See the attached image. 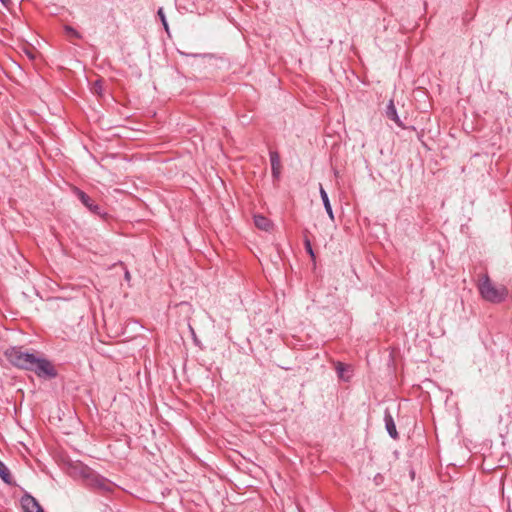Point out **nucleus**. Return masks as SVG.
Wrapping results in <instances>:
<instances>
[{
  "instance_id": "3",
  "label": "nucleus",
  "mask_w": 512,
  "mask_h": 512,
  "mask_svg": "<svg viewBox=\"0 0 512 512\" xmlns=\"http://www.w3.org/2000/svg\"><path fill=\"white\" fill-rule=\"evenodd\" d=\"M479 291L481 296L493 303H499L502 302L506 297V288L496 287L488 277V275H484L480 284H479Z\"/></svg>"
},
{
  "instance_id": "11",
  "label": "nucleus",
  "mask_w": 512,
  "mask_h": 512,
  "mask_svg": "<svg viewBox=\"0 0 512 512\" xmlns=\"http://www.w3.org/2000/svg\"><path fill=\"white\" fill-rule=\"evenodd\" d=\"M0 478L8 485L14 484L9 468L2 461H0Z\"/></svg>"
},
{
  "instance_id": "19",
  "label": "nucleus",
  "mask_w": 512,
  "mask_h": 512,
  "mask_svg": "<svg viewBox=\"0 0 512 512\" xmlns=\"http://www.w3.org/2000/svg\"><path fill=\"white\" fill-rule=\"evenodd\" d=\"M338 373L341 374L342 373V369L339 367L338 368Z\"/></svg>"
},
{
  "instance_id": "14",
  "label": "nucleus",
  "mask_w": 512,
  "mask_h": 512,
  "mask_svg": "<svg viewBox=\"0 0 512 512\" xmlns=\"http://www.w3.org/2000/svg\"><path fill=\"white\" fill-rule=\"evenodd\" d=\"M304 246H305V249L307 251V253L312 257L314 258L315 257V254H314V251L312 249V245H311V242L308 238H305L304 239Z\"/></svg>"
},
{
  "instance_id": "15",
  "label": "nucleus",
  "mask_w": 512,
  "mask_h": 512,
  "mask_svg": "<svg viewBox=\"0 0 512 512\" xmlns=\"http://www.w3.org/2000/svg\"><path fill=\"white\" fill-rule=\"evenodd\" d=\"M101 89H102V85L100 84V82H99V81H97V82L95 83V85H94V91H95L96 93H99V94H100V93H101Z\"/></svg>"
},
{
  "instance_id": "5",
  "label": "nucleus",
  "mask_w": 512,
  "mask_h": 512,
  "mask_svg": "<svg viewBox=\"0 0 512 512\" xmlns=\"http://www.w3.org/2000/svg\"><path fill=\"white\" fill-rule=\"evenodd\" d=\"M24 512H44L39 502L31 495L26 494L21 498Z\"/></svg>"
},
{
  "instance_id": "16",
  "label": "nucleus",
  "mask_w": 512,
  "mask_h": 512,
  "mask_svg": "<svg viewBox=\"0 0 512 512\" xmlns=\"http://www.w3.org/2000/svg\"><path fill=\"white\" fill-rule=\"evenodd\" d=\"M124 278H125V280H126V281H128V282H129V281H130V279H131V274H130V272L127 270V268H125Z\"/></svg>"
},
{
  "instance_id": "18",
  "label": "nucleus",
  "mask_w": 512,
  "mask_h": 512,
  "mask_svg": "<svg viewBox=\"0 0 512 512\" xmlns=\"http://www.w3.org/2000/svg\"><path fill=\"white\" fill-rule=\"evenodd\" d=\"M27 55H28V57H29L30 59H33V57H34V56L32 55V53H30V52H28V53H27Z\"/></svg>"
},
{
  "instance_id": "2",
  "label": "nucleus",
  "mask_w": 512,
  "mask_h": 512,
  "mask_svg": "<svg viewBox=\"0 0 512 512\" xmlns=\"http://www.w3.org/2000/svg\"><path fill=\"white\" fill-rule=\"evenodd\" d=\"M76 468L88 488L102 494H108L114 491L115 484L113 482L96 473L88 466L80 464Z\"/></svg>"
},
{
  "instance_id": "8",
  "label": "nucleus",
  "mask_w": 512,
  "mask_h": 512,
  "mask_svg": "<svg viewBox=\"0 0 512 512\" xmlns=\"http://www.w3.org/2000/svg\"><path fill=\"white\" fill-rule=\"evenodd\" d=\"M385 115L387 118L394 121L397 126L403 127V123L397 114V110H396L393 100L389 101V103L386 107Z\"/></svg>"
},
{
  "instance_id": "6",
  "label": "nucleus",
  "mask_w": 512,
  "mask_h": 512,
  "mask_svg": "<svg viewBox=\"0 0 512 512\" xmlns=\"http://www.w3.org/2000/svg\"><path fill=\"white\" fill-rule=\"evenodd\" d=\"M384 422H385L386 430H387L388 434L390 435V437L393 439H398V432L396 429L394 419L388 410L385 411Z\"/></svg>"
},
{
  "instance_id": "4",
  "label": "nucleus",
  "mask_w": 512,
  "mask_h": 512,
  "mask_svg": "<svg viewBox=\"0 0 512 512\" xmlns=\"http://www.w3.org/2000/svg\"><path fill=\"white\" fill-rule=\"evenodd\" d=\"M75 194L77 195L78 199L81 201V203L93 214L101 215V208L98 204H96L93 199L88 196L85 192L82 190L76 188Z\"/></svg>"
},
{
  "instance_id": "7",
  "label": "nucleus",
  "mask_w": 512,
  "mask_h": 512,
  "mask_svg": "<svg viewBox=\"0 0 512 512\" xmlns=\"http://www.w3.org/2000/svg\"><path fill=\"white\" fill-rule=\"evenodd\" d=\"M270 162H271V168H272V176L275 179H278L280 177V173H281V162H280V156L276 151L270 152Z\"/></svg>"
},
{
  "instance_id": "9",
  "label": "nucleus",
  "mask_w": 512,
  "mask_h": 512,
  "mask_svg": "<svg viewBox=\"0 0 512 512\" xmlns=\"http://www.w3.org/2000/svg\"><path fill=\"white\" fill-rule=\"evenodd\" d=\"M320 196L323 201L324 208L331 220H334L333 210L329 201L328 194L324 190L322 184L319 185Z\"/></svg>"
},
{
  "instance_id": "1",
  "label": "nucleus",
  "mask_w": 512,
  "mask_h": 512,
  "mask_svg": "<svg viewBox=\"0 0 512 512\" xmlns=\"http://www.w3.org/2000/svg\"><path fill=\"white\" fill-rule=\"evenodd\" d=\"M7 360L15 367L34 372L40 378H55L57 370L46 358L24 351L21 347H11L5 351Z\"/></svg>"
},
{
  "instance_id": "17",
  "label": "nucleus",
  "mask_w": 512,
  "mask_h": 512,
  "mask_svg": "<svg viewBox=\"0 0 512 512\" xmlns=\"http://www.w3.org/2000/svg\"><path fill=\"white\" fill-rule=\"evenodd\" d=\"M2 4L7 5L10 0H0Z\"/></svg>"
},
{
  "instance_id": "10",
  "label": "nucleus",
  "mask_w": 512,
  "mask_h": 512,
  "mask_svg": "<svg viewBox=\"0 0 512 512\" xmlns=\"http://www.w3.org/2000/svg\"><path fill=\"white\" fill-rule=\"evenodd\" d=\"M254 224L257 228L264 231H269V229L272 227L271 221L263 215H255Z\"/></svg>"
},
{
  "instance_id": "13",
  "label": "nucleus",
  "mask_w": 512,
  "mask_h": 512,
  "mask_svg": "<svg viewBox=\"0 0 512 512\" xmlns=\"http://www.w3.org/2000/svg\"><path fill=\"white\" fill-rule=\"evenodd\" d=\"M157 15L158 17L160 18L165 30L168 32V23H167V20H166V16L164 14V10L163 8H159L158 11H157Z\"/></svg>"
},
{
  "instance_id": "12",
  "label": "nucleus",
  "mask_w": 512,
  "mask_h": 512,
  "mask_svg": "<svg viewBox=\"0 0 512 512\" xmlns=\"http://www.w3.org/2000/svg\"><path fill=\"white\" fill-rule=\"evenodd\" d=\"M64 30H65V33L69 37H73V38H77V39H81L82 38V35L77 30H75L73 27H71L69 25H66L64 27Z\"/></svg>"
}]
</instances>
